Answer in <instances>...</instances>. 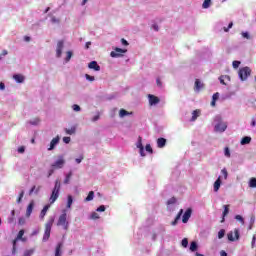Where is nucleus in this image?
<instances>
[{"instance_id": "obj_1", "label": "nucleus", "mask_w": 256, "mask_h": 256, "mask_svg": "<svg viewBox=\"0 0 256 256\" xmlns=\"http://www.w3.org/2000/svg\"><path fill=\"white\" fill-rule=\"evenodd\" d=\"M61 191V181L56 180L51 196L49 198L50 205H53L57 199H59V192Z\"/></svg>"}, {"instance_id": "obj_2", "label": "nucleus", "mask_w": 256, "mask_h": 256, "mask_svg": "<svg viewBox=\"0 0 256 256\" xmlns=\"http://www.w3.org/2000/svg\"><path fill=\"white\" fill-rule=\"evenodd\" d=\"M53 223H55V218L50 217L47 223L45 224L43 241H49V237H51V228L53 227Z\"/></svg>"}, {"instance_id": "obj_3", "label": "nucleus", "mask_w": 256, "mask_h": 256, "mask_svg": "<svg viewBox=\"0 0 256 256\" xmlns=\"http://www.w3.org/2000/svg\"><path fill=\"white\" fill-rule=\"evenodd\" d=\"M238 75L241 81H247V79L251 77V68H249L248 66L240 68Z\"/></svg>"}, {"instance_id": "obj_4", "label": "nucleus", "mask_w": 256, "mask_h": 256, "mask_svg": "<svg viewBox=\"0 0 256 256\" xmlns=\"http://www.w3.org/2000/svg\"><path fill=\"white\" fill-rule=\"evenodd\" d=\"M57 226L58 227H63V229H65V231H67V229H69V221H67V213L64 212L62 213L57 221Z\"/></svg>"}, {"instance_id": "obj_5", "label": "nucleus", "mask_w": 256, "mask_h": 256, "mask_svg": "<svg viewBox=\"0 0 256 256\" xmlns=\"http://www.w3.org/2000/svg\"><path fill=\"white\" fill-rule=\"evenodd\" d=\"M124 53H127V49L115 48L114 51L110 53V56L117 59L119 57H123Z\"/></svg>"}, {"instance_id": "obj_6", "label": "nucleus", "mask_w": 256, "mask_h": 256, "mask_svg": "<svg viewBox=\"0 0 256 256\" xmlns=\"http://www.w3.org/2000/svg\"><path fill=\"white\" fill-rule=\"evenodd\" d=\"M64 47H65V42L63 40H59L56 46V57H58V59L61 57V55H63Z\"/></svg>"}, {"instance_id": "obj_7", "label": "nucleus", "mask_w": 256, "mask_h": 256, "mask_svg": "<svg viewBox=\"0 0 256 256\" xmlns=\"http://www.w3.org/2000/svg\"><path fill=\"white\" fill-rule=\"evenodd\" d=\"M63 165H65V158L63 156L58 157V161L52 164L53 169H63Z\"/></svg>"}, {"instance_id": "obj_8", "label": "nucleus", "mask_w": 256, "mask_h": 256, "mask_svg": "<svg viewBox=\"0 0 256 256\" xmlns=\"http://www.w3.org/2000/svg\"><path fill=\"white\" fill-rule=\"evenodd\" d=\"M148 101H149V105L153 106V105H158V103L161 102V99H159V97H157L153 94H149Z\"/></svg>"}, {"instance_id": "obj_9", "label": "nucleus", "mask_w": 256, "mask_h": 256, "mask_svg": "<svg viewBox=\"0 0 256 256\" xmlns=\"http://www.w3.org/2000/svg\"><path fill=\"white\" fill-rule=\"evenodd\" d=\"M226 130H227V123L220 122L215 126V131H218L219 133H223Z\"/></svg>"}, {"instance_id": "obj_10", "label": "nucleus", "mask_w": 256, "mask_h": 256, "mask_svg": "<svg viewBox=\"0 0 256 256\" xmlns=\"http://www.w3.org/2000/svg\"><path fill=\"white\" fill-rule=\"evenodd\" d=\"M193 213V210L191 208H188L183 217H182V222L183 223H187L189 221V219H191V214Z\"/></svg>"}, {"instance_id": "obj_11", "label": "nucleus", "mask_w": 256, "mask_h": 256, "mask_svg": "<svg viewBox=\"0 0 256 256\" xmlns=\"http://www.w3.org/2000/svg\"><path fill=\"white\" fill-rule=\"evenodd\" d=\"M88 69H93L94 71H101V66H99L97 61H91L88 64Z\"/></svg>"}, {"instance_id": "obj_12", "label": "nucleus", "mask_w": 256, "mask_h": 256, "mask_svg": "<svg viewBox=\"0 0 256 256\" xmlns=\"http://www.w3.org/2000/svg\"><path fill=\"white\" fill-rule=\"evenodd\" d=\"M59 139H60L59 136H57L51 140L48 151H53V149H55V146L59 144Z\"/></svg>"}, {"instance_id": "obj_13", "label": "nucleus", "mask_w": 256, "mask_h": 256, "mask_svg": "<svg viewBox=\"0 0 256 256\" xmlns=\"http://www.w3.org/2000/svg\"><path fill=\"white\" fill-rule=\"evenodd\" d=\"M35 207V202L31 201L26 209V217H31V213H33V208Z\"/></svg>"}, {"instance_id": "obj_14", "label": "nucleus", "mask_w": 256, "mask_h": 256, "mask_svg": "<svg viewBox=\"0 0 256 256\" xmlns=\"http://www.w3.org/2000/svg\"><path fill=\"white\" fill-rule=\"evenodd\" d=\"M165 145H167V139H165V138H158L157 139V147L159 149H163V147H165Z\"/></svg>"}, {"instance_id": "obj_15", "label": "nucleus", "mask_w": 256, "mask_h": 256, "mask_svg": "<svg viewBox=\"0 0 256 256\" xmlns=\"http://www.w3.org/2000/svg\"><path fill=\"white\" fill-rule=\"evenodd\" d=\"M13 79L16 81V83H23L25 81V76L21 74H15L13 75Z\"/></svg>"}, {"instance_id": "obj_16", "label": "nucleus", "mask_w": 256, "mask_h": 256, "mask_svg": "<svg viewBox=\"0 0 256 256\" xmlns=\"http://www.w3.org/2000/svg\"><path fill=\"white\" fill-rule=\"evenodd\" d=\"M221 188V176L217 178V180L214 182V191L217 193L219 189Z\"/></svg>"}, {"instance_id": "obj_17", "label": "nucleus", "mask_w": 256, "mask_h": 256, "mask_svg": "<svg viewBox=\"0 0 256 256\" xmlns=\"http://www.w3.org/2000/svg\"><path fill=\"white\" fill-rule=\"evenodd\" d=\"M50 205H45L40 213V218L45 219V215H47V211H49Z\"/></svg>"}, {"instance_id": "obj_18", "label": "nucleus", "mask_w": 256, "mask_h": 256, "mask_svg": "<svg viewBox=\"0 0 256 256\" xmlns=\"http://www.w3.org/2000/svg\"><path fill=\"white\" fill-rule=\"evenodd\" d=\"M181 215H183V209H180L176 218L174 219V221H172L171 225L173 226L177 225L178 221L181 219Z\"/></svg>"}, {"instance_id": "obj_19", "label": "nucleus", "mask_w": 256, "mask_h": 256, "mask_svg": "<svg viewBox=\"0 0 256 256\" xmlns=\"http://www.w3.org/2000/svg\"><path fill=\"white\" fill-rule=\"evenodd\" d=\"M39 191H41V186H33L30 191H29V195H33V193H35V195H37L39 193Z\"/></svg>"}, {"instance_id": "obj_20", "label": "nucleus", "mask_w": 256, "mask_h": 256, "mask_svg": "<svg viewBox=\"0 0 256 256\" xmlns=\"http://www.w3.org/2000/svg\"><path fill=\"white\" fill-rule=\"evenodd\" d=\"M217 99H219V92H216L215 94H213L212 96V101H211V106L215 107L216 103H217Z\"/></svg>"}, {"instance_id": "obj_21", "label": "nucleus", "mask_w": 256, "mask_h": 256, "mask_svg": "<svg viewBox=\"0 0 256 256\" xmlns=\"http://www.w3.org/2000/svg\"><path fill=\"white\" fill-rule=\"evenodd\" d=\"M199 115H201V111L200 110H194L192 112L191 121H197V117H199Z\"/></svg>"}, {"instance_id": "obj_22", "label": "nucleus", "mask_w": 256, "mask_h": 256, "mask_svg": "<svg viewBox=\"0 0 256 256\" xmlns=\"http://www.w3.org/2000/svg\"><path fill=\"white\" fill-rule=\"evenodd\" d=\"M94 197H95V192H94V191H90V192L88 193V196L85 198L84 201H85L86 203L89 202V201H93Z\"/></svg>"}, {"instance_id": "obj_23", "label": "nucleus", "mask_w": 256, "mask_h": 256, "mask_svg": "<svg viewBox=\"0 0 256 256\" xmlns=\"http://www.w3.org/2000/svg\"><path fill=\"white\" fill-rule=\"evenodd\" d=\"M227 215H229V205H224L223 218L221 220V223L225 221V217H227Z\"/></svg>"}, {"instance_id": "obj_24", "label": "nucleus", "mask_w": 256, "mask_h": 256, "mask_svg": "<svg viewBox=\"0 0 256 256\" xmlns=\"http://www.w3.org/2000/svg\"><path fill=\"white\" fill-rule=\"evenodd\" d=\"M201 89H203V83L197 79L195 81V91H201Z\"/></svg>"}, {"instance_id": "obj_25", "label": "nucleus", "mask_w": 256, "mask_h": 256, "mask_svg": "<svg viewBox=\"0 0 256 256\" xmlns=\"http://www.w3.org/2000/svg\"><path fill=\"white\" fill-rule=\"evenodd\" d=\"M17 241H19V239L17 238L12 241V255H15L17 253Z\"/></svg>"}, {"instance_id": "obj_26", "label": "nucleus", "mask_w": 256, "mask_h": 256, "mask_svg": "<svg viewBox=\"0 0 256 256\" xmlns=\"http://www.w3.org/2000/svg\"><path fill=\"white\" fill-rule=\"evenodd\" d=\"M63 247V243H58L55 250V256H61V248Z\"/></svg>"}, {"instance_id": "obj_27", "label": "nucleus", "mask_w": 256, "mask_h": 256, "mask_svg": "<svg viewBox=\"0 0 256 256\" xmlns=\"http://www.w3.org/2000/svg\"><path fill=\"white\" fill-rule=\"evenodd\" d=\"M249 143H251V137L246 136L242 138L241 145H249Z\"/></svg>"}, {"instance_id": "obj_28", "label": "nucleus", "mask_w": 256, "mask_h": 256, "mask_svg": "<svg viewBox=\"0 0 256 256\" xmlns=\"http://www.w3.org/2000/svg\"><path fill=\"white\" fill-rule=\"evenodd\" d=\"M71 177H73V172H69V173L66 175V177H65V179H64V184H65V185H69V182L71 181Z\"/></svg>"}, {"instance_id": "obj_29", "label": "nucleus", "mask_w": 256, "mask_h": 256, "mask_svg": "<svg viewBox=\"0 0 256 256\" xmlns=\"http://www.w3.org/2000/svg\"><path fill=\"white\" fill-rule=\"evenodd\" d=\"M72 57H73V52L72 51H67L66 52V58H65L66 63H69L71 61Z\"/></svg>"}, {"instance_id": "obj_30", "label": "nucleus", "mask_w": 256, "mask_h": 256, "mask_svg": "<svg viewBox=\"0 0 256 256\" xmlns=\"http://www.w3.org/2000/svg\"><path fill=\"white\" fill-rule=\"evenodd\" d=\"M202 7L203 9H209L211 7V0H204Z\"/></svg>"}, {"instance_id": "obj_31", "label": "nucleus", "mask_w": 256, "mask_h": 256, "mask_svg": "<svg viewBox=\"0 0 256 256\" xmlns=\"http://www.w3.org/2000/svg\"><path fill=\"white\" fill-rule=\"evenodd\" d=\"M136 147L138 149H142L143 148V138L141 136L138 137V141H137Z\"/></svg>"}, {"instance_id": "obj_32", "label": "nucleus", "mask_w": 256, "mask_h": 256, "mask_svg": "<svg viewBox=\"0 0 256 256\" xmlns=\"http://www.w3.org/2000/svg\"><path fill=\"white\" fill-rule=\"evenodd\" d=\"M73 205V196L68 195V200H67V208L71 209V206Z\"/></svg>"}, {"instance_id": "obj_33", "label": "nucleus", "mask_w": 256, "mask_h": 256, "mask_svg": "<svg viewBox=\"0 0 256 256\" xmlns=\"http://www.w3.org/2000/svg\"><path fill=\"white\" fill-rule=\"evenodd\" d=\"M249 187H251L252 189H255V187H256V178H251L250 179Z\"/></svg>"}, {"instance_id": "obj_34", "label": "nucleus", "mask_w": 256, "mask_h": 256, "mask_svg": "<svg viewBox=\"0 0 256 256\" xmlns=\"http://www.w3.org/2000/svg\"><path fill=\"white\" fill-rule=\"evenodd\" d=\"M126 115H129V112L125 109H121L119 111V117H126Z\"/></svg>"}, {"instance_id": "obj_35", "label": "nucleus", "mask_w": 256, "mask_h": 256, "mask_svg": "<svg viewBox=\"0 0 256 256\" xmlns=\"http://www.w3.org/2000/svg\"><path fill=\"white\" fill-rule=\"evenodd\" d=\"M25 196V191H21L19 194V197L17 198V203H21V201H23V197Z\"/></svg>"}, {"instance_id": "obj_36", "label": "nucleus", "mask_w": 256, "mask_h": 256, "mask_svg": "<svg viewBox=\"0 0 256 256\" xmlns=\"http://www.w3.org/2000/svg\"><path fill=\"white\" fill-rule=\"evenodd\" d=\"M175 203H177L176 197H172L167 201V205H175Z\"/></svg>"}, {"instance_id": "obj_37", "label": "nucleus", "mask_w": 256, "mask_h": 256, "mask_svg": "<svg viewBox=\"0 0 256 256\" xmlns=\"http://www.w3.org/2000/svg\"><path fill=\"white\" fill-rule=\"evenodd\" d=\"M197 250V242H191L190 251L195 252Z\"/></svg>"}, {"instance_id": "obj_38", "label": "nucleus", "mask_w": 256, "mask_h": 256, "mask_svg": "<svg viewBox=\"0 0 256 256\" xmlns=\"http://www.w3.org/2000/svg\"><path fill=\"white\" fill-rule=\"evenodd\" d=\"M65 131H66L67 135H73L76 131V128L75 127H72L70 129L66 128Z\"/></svg>"}, {"instance_id": "obj_39", "label": "nucleus", "mask_w": 256, "mask_h": 256, "mask_svg": "<svg viewBox=\"0 0 256 256\" xmlns=\"http://www.w3.org/2000/svg\"><path fill=\"white\" fill-rule=\"evenodd\" d=\"M223 237H225V229H221L218 232V239H223Z\"/></svg>"}, {"instance_id": "obj_40", "label": "nucleus", "mask_w": 256, "mask_h": 256, "mask_svg": "<svg viewBox=\"0 0 256 256\" xmlns=\"http://www.w3.org/2000/svg\"><path fill=\"white\" fill-rule=\"evenodd\" d=\"M23 235H25V230H20L19 232H18V235H17V237H16V239H23Z\"/></svg>"}, {"instance_id": "obj_41", "label": "nucleus", "mask_w": 256, "mask_h": 256, "mask_svg": "<svg viewBox=\"0 0 256 256\" xmlns=\"http://www.w3.org/2000/svg\"><path fill=\"white\" fill-rule=\"evenodd\" d=\"M224 155L225 157H231V151L229 150V147H226L224 149Z\"/></svg>"}, {"instance_id": "obj_42", "label": "nucleus", "mask_w": 256, "mask_h": 256, "mask_svg": "<svg viewBox=\"0 0 256 256\" xmlns=\"http://www.w3.org/2000/svg\"><path fill=\"white\" fill-rule=\"evenodd\" d=\"M85 78L87 79V81H91V82L95 81V76H91L89 74H85Z\"/></svg>"}, {"instance_id": "obj_43", "label": "nucleus", "mask_w": 256, "mask_h": 256, "mask_svg": "<svg viewBox=\"0 0 256 256\" xmlns=\"http://www.w3.org/2000/svg\"><path fill=\"white\" fill-rule=\"evenodd\" d=\"M232 65L234 69H238L239 65H241V61L235 60L233 61Z\"/></svg>"}, {"instance_id": "obj_44", "label": "nucleus", "mask_w": 256, "mask_h": 256, "mask_svg": "<svg viewBox=\"0 0 256 256\" xmlns=\"http://www.w3.org/2000/svg\"><path fill=\"white\" fill-rule=\"evenodd\" d=\"M227 238H228L229 241H235V237L233 236V232H229L227 234Z\"/></svg>"}, {"instance_id": "obj_45", "label": "nucleus", "mask_w": 256, "mask_h": 256, "mask_svg": "<svg viewBox=\"0 0 256 256\" xmlns=\"http://www.w3.org/2000/svg\"><path fill=\"white\" fill-rule=\"evenodd\" d=\"M145 150L148 152V153H153V148L151 147V144H147L146 147H145Z\"/></svg>"}, {"instance_id": "obj_46", "label": "nucleus", "mask_w": 256, "mask_h": 256, "mask_svg": "<svg viewBox=\"0 0 256 256\" xmlns=\"http://www.w3.org/2000/svg\"><path fill=\"white\" fill-rule=\"evenodd\" d=\"M255 243H256V235L254 234L251 241V248L255 249Z\"/></svg>"}, {"instance_id": "obj_47", "label": "nucleus", "mask_w": 256, "mask_h": 256, "mask_svg": "<svg viewBox=\"0 0 256 256\" xmlns=\"http://www.w3.org/2000/svg\"><path fill=\"white\" fill-rule=\"evenodd\" d=\"M72 109H73V111H76V112L81 111V107L79 105H77V104H74L72 106Z\"/></svg>"}, {"instance_id": "obj_48", "label": "nucleus", "mask_w": 256, "mask_h": 256, "mask_svg": "<svg viewBox=\"0 0 256 256\" xmlns=\"http://www.w3.org/2000/svg\"><path fill=\"white\" fill-rule=\"evenodd\" d=\"M187 245H189V240H187V238H184L182 240V247H187Z\"/></svg>"}, {"instance_id": "obj_49", "label": "nucleus", "mask_w": 256, "mask_h": 256, "mask_svg": "<svg viewBox=\"0 0 256 256\" xmlns=\"http://www.w3.org/2000/svg\"><path fill=\"white\" fill-rule=\"evenodd\" d=\"M97 211H98L99 213H103V212L105 211V205L99 206V207L97 208Z\"/></svg>"}, {"instance_id": "obj_50", "label": "nucleus", "mask_w": 256, "mask_h": 256, "mask_svg": "<svg viewBox=\"0 0 256 256\" xmlns=\"http://www.w3.org/2000/svg\"><path fill=\"white\" fill-rule=\"evenodd\" d=\"M31 255H33V250H26V251L24 252V255H23V256H31Z\"/></svg>"}, {"instance_id": "obj_51", "label": "nucleus", "mask_w": 256, "mask_h": 256, "mask_svg": "<svg viewBox=\"0 0 256 256\" xmlns=\"http://www.w3.org/2000/svg\"><path fill=\"white\" fill-rule=\"evenodd\" d=\"M242 37H244V39H251L248 32H242Z\"/></svg>"}, {"instance_id": "obj_52", "label": "nucleus", "mask_w": 256, "mask_h": 256, "mask_svg": "<svg viewBox=\"0 0 256 256\" xmlns=\"http://www.w3.org/2000/svg\"><path fill=\"white\" fill-rule=\"evenodd\" d=\"M219 81L221 85H227V83H225V78L223 77V75L219 77Z\"/></svg>"}, {"instance_id": "obj_53", "label": "nucleus", "mask_w": 256, "mask_h": 256, "mask_svg": "<svg viewBox=\"0 0 256 256\" xmlns=\"http://www.w3.org/2000/svg\"><path fill=\"white\" fill-rule=\"evenodd\" d=\"M222 175H224V178L227 179L228 173H227V169H222L221 171Z\"/></svg>"}, {"instance_id": "obj_54", "label": "nucleus", "mask_w": 256, "mask_h": 256, "mask_svg": "<svg viewBox=\"0 0 256 256\" xmlns=\"http://www.w3.org/2000/svg\"><path fill=\"white\" fill-rule=\"evenodd\" d=\"M141 157H145V148H139Z\"/></svg>"}, {"instance_id": "obj_55", "label": "nucleus", "mask_w": 256, "mask_h": 256, "mask_svg": "<svg viewBox=\"0 0 256 256\" xmlns=\"http://www.w3.org/2000/svg\"><path fill=\"white\" fill-rule=\"evenodd\" d=\"M63 141L68 144V143H71V137H64L63 138Z\"/></svg>"}, {"instance_id": "obj_56", "label": "nucleus", "mask_w": 256, "mask_h": 256, "mask_svg": "<svg viewBox=\"0 0 256 256\" xmlns=\"http://www.w3.org/2000/svg\"><path fill=\"white\" fill-rule=\"evenodd\" d=\"M7 54H8L7 50H3L2 53L0 54V60L3 59V57H5V55Z\"/></svg>"}, {"instance_id": "obj_57", "label": "nucleus", "mask_w": 256, "mask_h": 256, "mask_svg": "<svg viewBox=\"0 0 256 256\" xmlns=\"http://www.w3.org/2000/svg\"><path fill=\"white\" fill-rule=\"evenodd\" d=\"M18 153H25V146H21L18 148Z\"/></svg>"}, {"instance_id": "obj_58", "label": "nucleus", "mask_w": 256, "mask_h": 256, "mask_svg": "<svg viewBox=\"0 0 256 256\" xmlns=\"http://www.w3.org/2000/svg\"><path fill=\"white\" fill-rule=\"evenodd\" d=\"M121 43H122V45H124L125 47H127V45H129V42H127V40H125L124 38L121 39Z\"/></svg>"}, {"instance_id": "obj_59", "label": "nucleus", "mask_w": 256, "mask_h": 256, "mask_svg": "<svg viewBox=\"0 0 256 256\" xmlns=\"http://www.w3.org/2000/svg\"><path fill=\"white\" fill-rule=\"evenodd\" d=\"M91 217H92V219H99V214L94 212V213H92Z\"/></svg>"}, {"instance_id": "obj_60", "label": "nucleus", "mask_w": 256, "mask_h": 256, "mask_svg": "<svg viewBox=\"0 0 256 256\" xmlns=\"http://www.w3.org/2000/svg\"><path fill=\"white\" fill-rule=\"evenodd\" d=\"M84 157L83 155H81L79 158H76V163H81V161H83Z\"/></svg>"}, {"instance_id": "obj_61", "label": "nucleus", "mask_w": 256, "mask_h": 256, "mask_svg": "<svg viewBox=\"0 0 256 256\" xmlns=\"http://www.w3.org/2000/svg\"><path fill=\"white\" fill-rule=\"evenodd\" d=\"M0 90L5 91V83L0 82Z\"/></svg>"}, {"instance_id": "obj_62", "label": "nucleus", "mask_w": 256, "mask_h": 256, "mask_svg": "<svg viewBox=\"0 0 256 256\" xmlns=\"http://www.w3.org/2000/svg\"><path fill=\"white\" fill-rule=\"evenodd\" d=\"M235 219H236L237 221H243V217H242L241 215H236V216H235Z\"/></svg>"}, {"instance_id": "obj_63", "label": "nucleus", "mask_w": 256, "mask_h": 256, "mask_svg": "<svg viewBox=\"0 0 256 256\" xmlns=\"http://www.w3.org/2000/svg\"><path fill=\"white\" fill-rule=\"evenodd\" d=\"M51 21H52V23H59V19H57L55 17H52Z\"/></svg>"}, {"instance_id": "obj_64", "label": "nucleus", "mask_w": 256, "mask_h": 256, "mask_svg": "<svg viewBox=\"0 0 256 256\" xmlns=\"http://www.w3.org/2000/svg\"><path fill=\"white\" fill-rule=\"evenodd\" d=\"M234 233H235V238H236V239H239V230H235Z\"/></svg>"}]
</instances>
